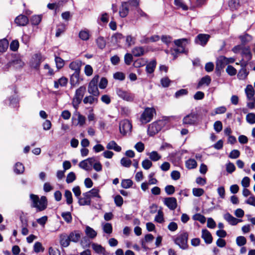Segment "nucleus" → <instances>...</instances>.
Wrapping results in <instances>:
<instances>
[{"instance_id": "1", "label": "nucleus", "mask_w": 255, "mask_h": 255, "mask_svg": "<svg viewBox=\"0 0 255 255\" xmlns=\"http://www.w3.org/2000/svg\"><path fill=\"white\" fill-rule=\"evenodd\" d=\"M30 198L32 202L31 207L35 208L37 212L43 211L47 208V200L45 196H42L39 199L37 195L31 194Z\"/></svg>"}, {"instance_id": "2", "label": "nucleus", "mask_w": 255, "mask_h": 255, "mask_svg": "<svg viewBox=\"0 0 255 255\" xmlns=\"http://www.w3.org/2000/svg\"><path fill=\"white\" fill-rule=\"evenodd\" d=\"M188 234L187 232H183L173 240L174 243L182 250H187L188 248Z\"/></svg>"}, {"instance_id": "3", "label": "nucleus", "mask_w": 255, "mask_h": 255, "mask_svg": "<svg viewBox=\"0 0 255 255\" xmlns=\"http://www.w3.org/2000/svg\"><path fill=\"white\" fill-rule=\"evenodd\" d=\"M99 79V76L98 75H95L90 82L88 87L89 93L95 97H98L100 95L97 85Z\"/></svg>"}, {"instance_id": "4", "label": "nucleus", "mask_w": 255, "mask_h": 255, "mask_svg": "<svg viewBox=\"0 0 255 255\" xmlns=\"http://www.w3.org/2000/svg\"><path fill=\"white\" fill-rule=\"evenodd\" d=\"M85 92L86 88L84 86L80 87L76 91L75 95L72 101L73 106L75 109L78 108L79 105L81 102Z\"/></svg>"}, {"instance_id": "5", "label": "nucleus", "mask_w": 255, "mask_h": 255, "mask_svg": "<svg viewBox=\"0 0 255 255\" xmlns=\"http://www.w3.org/2000/svg\"><path fill=\"white\" fill-rule=\"evenodd\" d=\"M175 45L177 47V48L174 49L176 53H187L188 51L185 49V47L189 43V40L187 38H182L175 40L174 41Z\"/></svg>"}, {"instance_id": "6", "label": "nucleus", "mask_w": 255, "mask_h": 255, "mask_svg": "<svg viewBox=\"0 0 255 255\" xmlns=\"http://www.w3.org/2000/svg\"><path fill=\"white\" fill-rule=\"evenodd\" d=\"M155 111L153 108H146L140 117V121L142 124H146L149 122L152 119L153 114Z\"/></svg>"}, {"instance_id": "7", "label": "nucleus", "mask_w": 255, "mask_h": 255, "mask_svg": "<svg viewBox=\"0 0 255 255\" xmlns=\"http://www.w3.org/2000/svg\"><path fill=\"white\" fill-rule=\"evenodd\" d=\"M119 128L121 133L123 135L129 134L131 131L132 125L129 121L125 120L120 122Z\"/></svg>"}, {"instance_id": "8", "label": "nucleus", "mask_w": 255, "mask_h": 255, "mask_svg": "<svg viewBox=\"0 0 255 255\" xmlns=\"http://www.w3.org/2000/svg\"><path fill=\"white\" fill-rule=\"evenodd\" d=\"M116 93L119 97L128 102H132L134 99V94L124 91L120 88H118L116 90Z\"/></svg>"}, {"instance_id": "9", "label": "nucleus", "mask_w": 255, "mask_h": 255, "mask_svg": "<svg viewBox=\"0 0 255 255\" xmlns=\"http://www.w3.org/2000/svg\"><path fill=\"white\" fill-rule=\"evenodd\" d=\"M162 128L160 122H154L149 125L147 132L150 136H153L157 133Z\"/></svg>"}, {"instance_id": "10", "label": "nucleus", "mask_w": 255, "mask_h": 255, "mask_svg": "<svg viewBox=\"0 0 255 255\" xmlns=\"http://www.w3.org/2000/svg\"><path fill=\"white\" fill-rule=\"evenodd\" d=\"M163 203L171 210H174L177 206V200L174 197L165 198Z\"/></svg>"}, {"instance_id": "11", "label": "nucleus", "mask_w": 255, "mask_h": 255, "mask_svg": "<svg viewBox=\"0 0 255 255\" xmlns=\"http://www.w3.org/2000/svg\"><path fill=\"white\" fill-rule=\"evenodd\" d=\"M197 120V115L194 113H191L183 119V123L186 125H194Z\"/></svg>"}, {"instance_id": "12", "label": "nucleus", "mask_w": 255, "mask_h": 255, "mask_svg": "<svg viewBox=\"0 0 255 255\" xmlns=\"http://www.w3.org/2000/svg\"><path fill=\"white\" fill-rule=\"evenodd\" d=\"M210 35L206 34H199L195 38V41L197 44L205 46L209 39Z\"/></svg>"}, {"instance_id": "13", "label": "nucleus", "mask_w": 255, "mask_h": 255, "mask_svg": "<svg viewBox=\"0 0 255 255\" xmlns=\"http://www.w3.org/2000/svg\"><path fill=\"white\" fill-rule=\"evenodd\" d=\"M88 193H84L82 196H80L78 199V203L80 206L90 205L91 204V198L88 195Z\"/></svg>"}, {"instance_id": "14", "label": "nucleus", "mask_w": 255, "mask_h": 255, "mask_svg": "<svg viewBox=\"0 0 255 255\" xmlns=\"http://www.w3.org/2000/svg\"><path fill=\"white\" fill-rule=\"evenodd\" d=\"M42 60V55L40 53L34 54L31 60V66L34 68H37L39 66Z\"/></svg>"}, {"instance_id": "15", "label": "nucleus", "mask_w": 255, "mask_h": 255, "mask_svg": "<svg viewBox=\"0 0 255 255\" xmlns=\"http://www.w3.org/2000/svg\"><path fill=\"white\" fill-rule=\"evenodd\" d=\"M224 218L229 223V224L233 226L236 225L238 223L242 222V220L235 218L229 213H227L224 215Z\"/></svg>"}, {"instance_id": "16", "label": "nucleus", "mask_w": 255, "mask_h": 255, "mask_svg": "<svg viewBox=\"0 0 255 255\" xmlns=\"http://www.w3.org/2000/svg\"><path fill=\"white\" fill-rule=\"evenodd\" d=\"M80 72H74L70 77V83L72 86H75L79 84L83 79L80 77Z\"/></svg>"}, {"instance_id": "17", "label": "nucleus", "mask_w": 255, "mask_h": 255, "mask_svg": "<svg viewBox=\"0 0 255 255\" xmlns=\"http://www.w3.org/2000/svg\"><path fill=\"white\" fill-rule=\"evenodd\" d=\"M12 66L16 68H21L24 64L20 56L14 55L11 60Z\"/></svg>"}, {"instance_id": "18", "label": "nucleus", "mask_w": 255, "mask_h": 255, "mask_svg": "<svg viewBox=\"0 0 255 255\" xmlns=\"http://www.w3.org/2000/svg\"><path fill=\"white\" fill-rule=\"evenodd\" d=\"M81 237V233L79 231H74L71 232L69 235V238L70 242L74 243L78 242Z\"/></svg>"}, {"instance_id": "19", "label": "nucleus", "mask_w": 255, "mask_h": 255, "mask_svg": "<svg viewBox=\"0 0 255 255\" xmlns=\"http://www.w3.org/2000/svg\"><path fill=\"white\" fill-rule=\"evenodd\" d=\"M201 237L207 244L212 243L213 241L212 235L207 229H203L202 230Z\"/></svg>"}, {"instance_id": "20", "label": "nucleus", "mask_w": 255, "mask_h": 255, "mask_svg": "<svg viewBox=\"0 0 255 255\" xmlns=\"http://www.w3.org/2000/svg\"><path fill=\"white\" fill-rule=\"evenodd\" d=\"M227 65V62L225 60V56H221L217 59L216 69V70L219 71L223 69Z\"/></svg>"}, {"instance_id": "21", "label": "nucleus", "mask_w": 255, "mask_h": 255, "mask_svg": "<svg viewBox=\"0 0 255 255\" xmlns=\"http://www.w3.org/2000/svg\"><path fill=\"white\" fill-rule=\"evenodd\" d=\"M15 23L18 26H25L28 22V18L24 15H19L15 19Z\"/></svg>"}, {"instance_id": "22", "label": "nucleus", "mask_w": 255, "mask_h": 255, "mask_svg": "<svg viewBox=\"0 0 255 255\" xmlns=\"http://www.w3.org/2000/svg\"><path fill=\"white\" fill-rule=\"evenodd\" d=\"M70 239L69 235L64 233L60 235V245L63 247H67L70 245Z\"/></svg>"}, {"instance_id": "23", "label": "nucleus", "mask_w": 255, "mask_h": 255, "mask_svg": "<svg viewBox=\"0 0 255 255\" xmlns=\"http://www.w3.org/2000/svg\"><path fill=\"white\" fill-rule=\"evenodd\" d=\"M81 66L82 62L81 61L76 60L72 62L69 64V67L70 69L74 71V72H80Z\"/></svg>"}, {"instance_id": "24", "label": "nucleus", "mask_w": 255, "mask_h": 255, "mask_svg": "<svg viewBox=\"0 0 255 255\" xmlns=\"http://www.w3.org/2000/svg\"><path fill=\"white\" fill-rule=\"evenodd\" d=\"M123 40L124 37L122 34L120 33H117L113 35V45H115L118 47Z\"/></svg>"}, {"instance_id": "25", "label": "nucleus", "mask_w": 255, "mask_h": 255, "mask_svg": "<svg viewBox=\"0 0 255 255\" xmlns=\"http://www.w3.org/2000/svg\"><path fill=\"white\" fill-rule=\"evenodd\" d=\"M245 91L247 99L255 97V91L252 85H247L245 90Z\"/></svg>"}, {"instance_id": "26", "label": "nucleus", "mask_w": 255, "mask_h": 255, "mask_svg": "<svg viewBox=\"0 0 255 255\" xmlns=\"http://www.w3.org/2000/svg\"><path fill=\"white\" fill-rule=\"evenodd\" d=\"M128 3H123L120 9L119 14L122 17H126L128 13Z\"/></svg>"}, {"instance_id": "27", "label": "nucleus", "mask_w": 255, "mask_h": 255, "mask_svg": "<svg viewBox=\"0 0 255 255\" xmlns=\"http://www.w3.org/2000/svg\"><path fill=\"white\" fill-rule=\"evenodd\" d=\"M241 54L247 60V61H249L252 59V55L250 50V48L249 46L244 47L242 51Z\"/></svg>"}, {"instance_id": "28", "label": "nucleus", "mask_w": 255, "mask_h": 255, "mask_svg": "<svg viewBox=\"0 0 255 255\" xmlns=\"http://www.w3.org/2000/svg\"><path fill=\"white\" fill-rule=\"evenodd\" d=\"M68 82L67 78L62 77L60 78L58 81H54V88L58 89L59 86H65Z\"/></svg>"}, {"instance_id": "29", "label": "nucleus", "mask_w": 255, "mask_h": 255, "mask_svg": "<svg viewBox=\"0 0 255 255\" xmlns=\"http://www.w3.org/2000/svg\"><path fill=\"white\" fill-rule=\"evenodd\" d=\"M156 62L155 60H151L146 66V71L147 73H152L156 67Z\"/></svg>"}, {"instance_id": "30", "label": "nucleus", "mask_w": 255, "mask_h": 255, "mask_svg": "<svg viewBox=\"0 0 255 255\" xmlns=\"http://www.w3.org/2000/svg\"><path fill=\"white\" fill-rule=\"evenodd\" d=\"M249 73L246 68H241L237 74L238 78L241 80H244L247 78Z\"/></svg>"}, {"instance_id": "31", "label": "nucleus", "mask_w": 255, "mask_h": 255, "mask_svg": "<svg viewBox=\"0 0 255 255\" xmlns=\"http://www.w3.org/2000/svg\"><path fill=\"white\" fill-rule=\"evenodd\" d=\"M85 233L88 238L92 239L95 238L97 235V232L93 228L89 226L86 227Z\"/></svg>"}, {"instance_id": "32", "label": "nucleus", "mask_w": 255, "mask_h": 255, "mask_svg": "<svg viewBox=\"0 0 255 255\" xmlns=\"http://www.w3.org/2000/svg\"><path fill=\"white\" fill-rule=\"evenodd\" d=\"M144 53V50L142 47H135L132 50V54L136 57L143 55Z\"/></svg>"}, {"instance_id": "33", "label": "nucleus", "mask_w": 255, "mask_h": 255, "mask_svg": "<svg viewBox=\"0 0 255 255\" xmlns=\"http://www.w3.org/2000/svg\"><path fill=\"white\" fill-rule=\"evenodd\" d=\"M185 166L188 169H194L197 166V162L194 159H189L186 161Z\"/></svg>"}, {"instance_id": "34", "label": "nucleus", "mask_w": 255, "mask_h": 255, "mask_svg": "<svg viewBox=\"0 0 255 255\" xmlns=\"http://www.w3.org/2000/svg\"><path fill=\"white\" fill-rule=\"evenodd\" d=\"M132 181L130 179H123L121 181V186L124 189H128L132 187Z\"/></svg>"}, {"instance_id": "35", "label": "nucleus", "mask_w": 255, "mask_h": 255, "mask_svg": "<svg viewBox=\"0 0 255 255\" xmlns=\"http://www.w3.org/2000/svg\"><path fill=\"white\" fill-rule=\"evenodd\" d=\"M8 46V41L4 38L0 40V53L5 52L7 49Z\"/></svg>"}, {"instance_id": "36", "label": "nucleus", "mask_w": 255, "mask_h": 255, "mask_svg": "<svg viewBox=\"0 0 255 255\" xmlns=\"http://www.w3.org/2000/svg\"><path fill=\"white\" fill-rule=\"evenodd\" d=\"M239 38L241 41L242 44L243 45H245L246 43L249 42L252 39V36L247 33H246L243 35L240 36Z\"/></svg>"}, {"instance_id": "37", "label": "nucleus", "mask_w": 255, "mask_h": 255, "mask_svg": "<svg viewBox=\"0 0 255 255\" xmlns=\"http://www.w3.org/2000/svg\"><path fill=\"white\" fill-rule=\"evenodd\" d=\"M211 81V79L209 76H206L203 77L198 83V88H199L204 84L208 86L210 84Z\"/></svg>"}, {"instance_id": "38", "label": "nucleus", "mask_w": 255, "mask_h": 255, "mask_svg": "<svg viewBox=\"0 0 255 255\" xmlns=\"http://www.w3.org/2000/svg\"><path fill=\"white\" fill-rule=\"evenodd\" d=\"M97 97H95L94 96H86L83 100V102L84 104H92L93 103L96 102H98V98Z\"/></svg>"}, {"instance_id": "39", "label": "nucleus", "mask_w": 255, "mask_h": 255, "mask_svg": "<svg viewBox=\"0 0 255 255\" xmlns=\"http://www.w3.org/2000/svg\"><path fill=\"white\" fill-rule=\"evenodd\" d=\"M24 167L23 164L20 162H17L14 166V171L17 174H21L24 172Z\"/></svg>"}, {"instance_id": "40", "label": "nucleus", "mask_w": 255, "mask_h": 255, "mask_svg": "<svg viewBox=\"0 0 255 255\" xmlns=\"http://www.w3.org/2000/svg\"><path fill=\"white\" fill-rule=\"evenodd\" d=\"M154 220L159 223H162L164 222L163 213L161 210H158L157 214L155 217Z\"/></svg>"}, {"instance_id": "41", "label": "nucleus", "mask_w": 255, "mask_h": 255, "mask_svg": "<svg viewBox=\"0 0 255 255\" xmlns=\"http://www.w3.org/2000/svg\"><path fill=\"white\" fill-rule=\"evenodd\" d=\"M174 4L178 8H181L184 10L188 9V6L184 3L183 0H174Z\"/></svg>"}, {"instance_id": "42", "label": "nucleus", "mask_w": 255, "mask_h": 255, "mask_svg": "<svg viewBox=\"0 0 255 255\" xmlns=\"http://www.w3.org/2000/svg\"><path fill=\"white\" fill-rule=\"evenodd\" d=\"M99 190L97 188H93L90 191L87 192L86 193H88V195H89L90 198L91 199L93 197H97L100 198V196L99 194Z\"/></svg>"}, {"instance_id": "43", "label": "nucleus", "mask_w": 255, "mask_h": 255, "mask_svg": "<svg viewBox=\"0 0 255 255\" xmlns=\"http://www.w3.org/2000/svg\"><path fill=\"white\" fill-rule=\"evenodd\" d=\"M64 197L66 199V203L67 204H71L73 202L72 195L71 191L66 190L65 191Z\"/></svg>"}, {"instance_id": "44", "label": "nucleus", "mask_w": 255, "mask_h": 255, "mask_svg": "<svg viewBox=\"0 0 255 255\" xmlns=\"http://www.w3.org/2000/svg\"><path fill=\"white\" fill-rule=\"evenodd\" d=\"M149 158L154 161H156L161 158V156L155 151H153L148 154Z\"/></svg>"}, {"instance_id": "45", "label": "nucleus", "mask_w": 255, "mask_h": 255, "mask_svg": "<svg viewBox=\"0 0 255 255\" xmlns=\"http://www.w3.org/2000/svg\"><path fill=\"white\" fill-rule=\"evenodd\" d=\"M114 202L117 207H121L123 205L124 202L123 197L120 195H117L114 197Z\"/></svg>"}, {"instance_id": "46", "label": "nucleus", "mask_w": 255, "mask_h": 255, "mask_svg": "<svg viewBox=\"0 0 255 255\" xmlns=\"http://www.w3.org/2000/svg\"><path fill=\"white\" fill-rule=\"evenodd\" d=\"M246 121L250 124L255 123V114L253 113H249L246 116Z\"/></svg>"}, {"instance_id": "47", "label": "nucleus", "mask_w": 255, "mask_h": 255, "mask_svg": "<svg viewBox=\"0 0 255 255\" xmlns=\"http://www.w3.org/2000/svg\"><path fill=\"white\" fill-rule=\"evenodd\" d=\"M93 250L98 254H103L104 253L105 249L101 245L95 243L92 244Z\"/></svg>"}, {"instance_id": "48", "label": "nucleus", "mask_w": 255, "mask_h": 255, "mask_svg": "<svg viewBox=\"0 0 255 255\" xmlns=\"http://www.w3.org/2000/svg\"><path fill=\"white\" fill-rule=\"evenodd\" d=\"M103 230L104 232L110 234L112 233V225L110 223H103Z\"/></svg>"}, {"instance_id": "49", "label": "nucleus", "mask_w": 255, "mask_h": 255, "mask_svg": "<svg viewBox=\"0 0 255 255\" xmlns=\"http://www.w3.org/2000/svg\"><path fill=\"white\" fill-rule=\"evenodd\" d=\"M246 243L247 240L244 236H239L236 239V243L240 247L245 245Z\"/></svg>"}, {"instance_id": "50", "label": "nucleus", "mask_w": 255, "mask_h": 255, "mask_svg": "<svg viewBox=\"0 0 255 255\" xmlns=\"http://www.w3.org/2000/svg\"><path fill=\"white\" fill-rule=\"evenodd\" d=\"M193 219L199 221L201 223L204 224L206 222V218L200 214H196L193 216Z\"/></svg>"}, {"instance_id": "51", "label": "nucleus", "mask_w": 255, "mask_h": 255, "mask_svg": "<svg viewBox=\"0 0 255 255\" xmlns=\"http://www.w3.org/2000/svg\"><path fill=\"white\" fill-rule=\"evenodd\" d=\"M61 216L63 217L64 220L68 223H71L72 221V216L70 212H64L61 214Z\"/></svg>"}, {"instance_id": "52", "label": "nucleus", "mask_w": 255, "mask_h": 255, "mask_svg": "<svg viewBox=\"0 0 255 255\" xmlns=\"http://www.w3.org/2000/svg\"><path fill=\"white\" fill-rule=\"evenodd\" d=\"M188 93V91L187 89H180V90L177 91L175 93V97L176 98H178L181 96H183L187 95Z\"/></svg>"}, {"instance_id": "53", "label": "nucleus", "mask_w": 255, "mask_h": 255, "mask_svg": "<svg viewBox=\"0 0 255 255\" xmlns=\"http://www.w3.org/2000/svg\"><path fill=\"white\" fill-rule=\"evenodd\" d=\"M223 128L222 123L221 121H217L214 123V129L217 132H220Z\"/></svg>"}, {"instance_id": "54", "label": "nucleus", "mask_w": 255, "mask_h": 255, "mask_svg": "<svg viewBox=\"0 0 255 255\" xmlns=\"http://www.w3.org/2000/svg\"><path fill=\"white\" fill-rule=\"evenodd\" d=\"M55 61L56 65L57 68L59 69L62 68L64 65V60L59 57H56L55 58Z\"/></svg>"}, {"instance_id": "55", "label": "nucleus", "mask_w": 255, "mask_h": 255, "mask_svg": "<svg viewBox=\"0 0 255 255\" xmlns=\"http://www.w3.org/2000/svg\"><path fill=\"white\" fill-rule=\"evenodd\" d=\"M41 20V17L40 15H34L31 18L32 24L34 25H38Z\"/></svg>"}, {"instance_id": "56", "label": "nucleus", "mask_w": 255, "mask_h": 255, "mask_svg": "<svg viewBox=\"0 0 255 255\" xmlns=\"http://www.w3.org/2000/svg\"><path fill=\"white\" fill-rule=\"evenodd\" d=\"M226 72L230 76H234L237 74V70L231 65L227 66Z\"/></svg>"}, {"instance_id": "57", "label": "nucleus", "mask_w": 255, "mask_h": 255, "mask_svg": "<svg viewBox=\"0 0 255 255\" xmlns=\"http://www.w3.org/2000/svg\"><path fill=\"white\" fill-rule=\"evenodd\" d=\"M192 192L194 196L196 197H200L204 194V191L202 188H195L193 189Z\"/></svg>"}, {"instance_id": "58", "label": "nucleus", "mask_w": 255, "mask_h": 255, "mask_svg": "<svg viewBox=\"0 0 255 255\" xmlns=\"http://www.w3.org/2000/svg\"><path fill=\"white\" fill-rule=\"evenodd\" d=\"M66 27L65 25L63 24L59 25V27H58L56 29V32L55 34L56 37H58L60 36V35L63 33L65 30Z\"/></svg>"}, {"instance_id": "59", "label": "nucleus", "mask_w": 255, "mask_h": 255, "mask_svg": "<svg viewBox=\"0 0 255 255\" xmlns=\"http://www.w3.org/2000/svg\"><path fill=\"white\" fill-rule=\"evenodd\" d=\"M75 179V174L73 172H70L67 176L66 182L67 183H70L73 182Z\"/></svg>"}, {"instance_id": "60", "label": "nucleus", "mask_w": 255, "mask_h": 255, "mask_svg": "<svg viewBox=\"0 0 255 255\" xmlns=\"http://www.w3.org/2000/svg\"><path fill=\"white\" fill-rule=\"evenodd\" d=\"M152 165L151 161L148 159H145L142 162V166L145 170L149 169L152 166Z\"/></svg>"}, {"instance_id": "61", "label": "nucleus", "mask_w": 255, "mask_h": 255, "mask_svg": "<svg viewBox=\"0 0 255 255\" xmlns=\"http://www.w3.org/2000/svg\"><path fill=\"white\" fill-rule=\"evenodd\" d=\"M160 82L162 87H168L170 85L171 81L168 77H166L162 78Z\"/></svg>"}, {"instance_id": "62", "label": "nucleus", "mask_w": 255, "mask_h": 255, "mask_svg": "<svg viewBox=\"0 0 255 255\" xmlns=\"http://www.w3.org/2000/svg\"><path fill=\"white\" fill-rule=\"evenodd\" d=\"M79 36L83 40H87L89 38V34L87 31H81L79 32Z\"/></svg>"}, {"instance_id": "63", "label": "nucleus", "mask_w": 255, "mask_h": 255, "mask_svg": "<svg viewBox=\"0 0 255 255\" xmlns=\"http://www.w3.org/2000/svg\"><path fill=\"white\" fill-rule=\"evenodd\" d=\"M240 155V152L239 150L237 149H234L230 152L229 157L232 159H236L238 158Z\"/></svg>"}, {"instance_id": "64", "label": "nucleus", "mask_w": 255, "mask_h": 255, "mask_svg": "<svg viewBox=\"0 0 255 255\" xmlns=\"http://www.w3.org/2000/svg\"><path fill=\"white\" fill-rule=\"evenodd\" d=\"M97 44L98 46L101 48H104L106 46V42L103 37H99L97 39Z\"/></svg>"}]
</instances>
